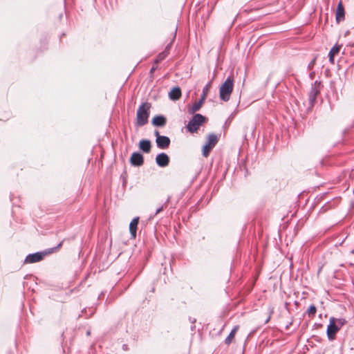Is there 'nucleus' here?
Wrapping results in <instances>:
<instances>
[{"instance_id":"obj_1","label":"nucleus","mask_w":354,"mask_h":354,"mask_svg":"<svg viewBox=\"0 0 354 354\" xmlns=\"http://www.w3.org/2000/svg\"><path fill=\"white\" fill-rule=\"evenodd\" d=\"M347 323L344 318H335L331 317L330 318L329 324L327 326L326 334L328 339L333 341L335 339L336 333L340 328Z\"/></svg>"},{"instance_id":"obj_2","label":"nucleus","mask_w":354,"mask_h":354,"mask_svg":"<svg viewBox=\"0 0 354 354\" xmlns=\"http://www.w3.org/2000/svg\"><path fill=\"white\" fill-rule=\"evenodd\" d=\"M63 241H61L57 246L47 249L42 252H37L32 254H29L26 256L24 263H37L40 261H41L44 257L49 254L53 253V252L56 251L59 248H60L62 245Z\"/></svg>"},{"instance_id":"obj_3","label":"nucleus","mask_w":354,"mask_h":354,"mask_svg":"<svg viewBox=\"0 0 354 354\" xmlns=\"http://www.w3.org/2000/svg\"><path fill=\"white\" fill-rule=\"evenodd\" d=\"M234 77L228 76L219 88V97L224 102L229 101L234 88Z\"/></svg>"},{"instance_id":"obj_4","label":"nucleus","mask_w":354,"mask_h":354,"mask_svg":"<svg viewBox=\"0 0 354 354\" xmlns=\"http://www.w3.org/2000/svg\"><path fill=\"white\" fill-rule=\"evenodd\" d=\"M151 106V104L147 102L140 105L136 114V123L138 126L142 127L148 122Z\"/></svg>"},{"instance_id":"obj_5","label":"nucleus","mask_w":354,"mask_h":354,"mask_svg":"<svg viewBox=\"0 0 354 354\" xmlns=\"http://www.w3.org/2000/svg\"><path fill=\"white\" fill-rule=\"evenodd\" d=\"M206 121L207 118L204 115L200 113H196L188 122L187 129L190 133H195Z\"/></svg>"},{"instance_id":"obj_6","label":"nucleus","mask_w":354,"mask_h":354,"mask_svg":"<svg viewBox=\"0 0 354 354\" xmlns=\"http://www.w3.org/2000/svg\"><path fill=\"white\" fill-rule=\"evenodd\" d=\"M218 141V136L214 133H210L207 137V140L203 147V156L207 157L212 149L216 146Z\"/></svg>"},{"instance_id":"obj_7","label":"nucleus","mask_w":354,"mask_h":354,"mask_svg":"<svg viewBox=\"0 0 354 354\" xmlns=\"http://www.w3.org/2000/svg\"><path fill=\"white\" fill-rule=\"evenodd\" d=\"M322 87V85L320 81L316 80L313 84H312L310 91L308 94V104L310 106H313L314 105L317 97L320 93Z\"/></svg>"},{"instance_id":"obj_8","label":"nucleus","mask_w":354,"mask_h":354,"mask_svg":"<svg viewBox=\"0 0 354 354\" xmlns=\"http://www.w3.org/2000/svg\"><path fill=\"white\" fill-rule=\"evenodd\" d=\"M170 158L169 156L164 152L158 153L156 157V163L160 167H165L169 165Z\"/></svg>"},{"instance_id":"obj_9","label":"nucleus","mask_w":354,"mask_h":354,"mask_svg":"<svg viewBox=\"0 0 354 354\" xmlns=\"http://www.w3.org/2000/svg\"><path fill=\"white\" fill-rule=\"evenodd\" d=\"M130 163L134 167H140L144 163V157L140 152H133L130 157Z\"/></svg>"},{"instance_id":"obj_10","label":"nucleus","mask_w":354,"mask_h":354,"mask_svg":"<svg viewBox=\"0 0 354 354\" xmlns=\"http://www.w3.org/2000/svg\"><path fill=\"white\" fill-rule=\"evenodd\" d=\"M157 147L161 149H167L171 143L170 138L166 136H158L156 139Z\"/></svg>"},{"instance_id":"obj_11","label":"nucleus","mask_w":354,"mask_h":354,"mask_svg":"<svg viewBox=\"0 0 354 354\" xmlns=\"http://www.w3.org/2000/svg\"><path fill=\"white\" fill-rule=\"evenodd\" d=\"M151 124L158 127H162L167 124V118L162 115H155L152 120Z\"/></svg>"},{"instance_id":"obj_12","label":"nucleus","mask_w":354,"mask_h":354,"mask_svg":"<svg viewBox=\"0 0 354 354\" xmlns=\"http://www.w3.org/2000/svg\"><path fill=\"white\" fill-rule=\"evenodd\" d=\"M139 223V217H135L129 224V232L131 239H136L137 234V228Z\"/></svg>"},{"instance_id":"obj_13","label":"nucleus","mask_w":354,"mask_h":354,"mask_svg":"<svg viewBox=\"0 0 354 354\" xmlns=\"http://www.w3.org/2000/svg\"><path fill=\"white\" fill-rule=\"evenodd\" d=\"M336 21L337 23H339L340 21L344 20L345 18V12H344V8L342 4V3L340 1L337 4V9H336Z\"/></svg>"},{"instance_id":"obj_14","label":"nucleus","mask_w":354,"mask_h":354,"mask_svg":"<svg viewBox=\"0 0 354 354\" xmlns=\"http://www.w3.org/2000/svg\"><path fill=\"white\" fill-rule=\"evenodd\" d=\"M139 148L144 153H149L151 149V141L147 139H142L139 142Z\"/></svg>"},{"instance_id":"obj_15","label":"nucleus","mask_w":354,"mask_h":354,"mask_svg":"<svg viewBox=\"0 0 354 354\" xmlns=\"http://www.w3.org/2000/svg\"><path fill=\"white\" fill-rule=\"evenodd\" d=\"M181 97V89L179 86H175L169 93V97L174 101L178 100Z\"/></svg>"},{"instance_id":"obj_16","label":"nucleus","mask_w":354,"mask_h":354,"mask_svg":"<svg viewBox=\"0 0 354 354\" xmlns=\"http://www.w3.org/2000/svg\"><path fill=\"white\" fill-rule=\"evenodd\" d=\"M341 49V46H339L337 44H335L333 46V48L330 50L328 53V57H329V62L331 64L335 63V59L334 57L336 54H337Z\"/></svg>"},{"instance_id":"obj_17","label":"nucleus","mask_w":354,"mask_h":354,"mask_svg":"<svg viewBox=\"0 0 354 354\" xmlns=\"http://www.w3.org/2000/svg\"><path fill=\"white\" fill-rule=\"evenodd\" d=\"M204 101H205L204 100H203V99L200 98V100H198V102H197L194 103V104L192 106V107L189 109V113L190 114H193V113H194L195 112H196L197 111H198V110L201 108V106H202V105H203V104Z\"/></svg>"},{"instance_id":"obj_18","label":"nucleus","mask_w":354,"mask_h":354,"mask_svg":"<svg viewBox=\"0 0 354 354\" xmlns=\"http://www.w3.org/2000/svg\"><path fill=\"white\" fill-rule=\"evenodd\" d=\"M239 326H236L234 327V328L231 330L228 336L225 339V343L227 345H229L231 344L232 339L234 337L235 333L236 330H238Z\"/></svg>"},{"instance_id":"obj_19","label":"nucleus","mask_w":354,"mask_h":354,"mask_svg":"<svg viewBox=\"0 0 354 354\" xmlns=\"http://www.w3.org/2000/svg\"><path fill=\"white\" fill-rule=\"evenodd\" d=\"M211 87V82H208L203 88V91H202V94H201V98L203 99V100H205L206 97L208 95V93H209V88Z\"/></svg>"},{"instance_id":"obj_20","label":"nucleus","mask_w":354,"mask_h":354,"mask_svg":"<svg viewBox=\"0 0 354 354\" xmlns=\"http://www.w3.org/2000/svg\"><path fill=\"white\" fill-rule=\"evenodd\" d=\"M317 313V308L314 304H311L306 310V313L309 317H315Z\"/></svg>"},{"instance_id":"obj_21","label":"nucleus","mask_w":354,"mask_h":354,"mask_svg":"<svg viewBox=\"0 0 354 354\" xmlns=\"http://www.w3.org/2000/svg\"><path fill=\"white\" fill-rule=\"evenodd\" d=\"M167 56H168V54H167V53H165V52H164V51H162V52L160 53L157 55V57H156V59H155V61H154L155 64H158V63H160V62H162V60H164V59H165Z\"/></svg>"},{"instance_id":"obj_22","label":"nucleus","mask_w":354,"mask_h":354,"mask_svg":"<svg viewBox=\"0 0 354 354\" xmlns=\"http://www.w3.org/2000/svg\"><path fill=\"white\" fill-rule=\"evenodd\" d=\"M317 55H315L313 59L310 62V63L308 64L307 66V69L308 71H311L313 70L315 64V62H316V59H317Z\"/></svg>"},{"instance_id":"obj_23","label":"nucleus","mask_w":354,"mask_h":354,"mask_svg":"<svg viewBox=\"0 0 354 354\" xmlns=\"http://www.w3.org/2000/svg\"><path fill=\"white\" fill-rule=\"evenodd\" d=\"M171 45H172V42H170L169 44H168L166 46V47H165V50H164L163 51H164V52H165L166 53H167V54L169 55V50H170V48H171Z\"/></svg>"},{"instance_id":"obj_24","label":"nucleus","mask_w":354,"mask_h":354,"mask_svg":"<svg viewBox=\"0 0 354 354\" xmlns=\"http://www.w3.org/2000/svg\"><path fill=\"white\" fill-rule=\"evenodd\" d=\"M165 206L164 205H162L161 206H160L156 210V212L154 214V216L157 215L158 214H159L160 212H162L164 209Z\"/></svg>"},{"instance_id":"obj_25","label":"nucleus","mask_w":354,"mask_h":354,"mask_svg":"<svg viewBox=\"0 0 354 354\" xmlns=\"http://www.w3.org/2000/svg\"><path fill=\"white\" fill-rule=\"evenodd\" d=\"M157 67H158L157 64H156L154 63V64L152 66V67L150 69V71H149L150 74L153 73V72L157 69Z\"/></svg>"},{"instance_id":"obj_26","label":"nucleus","mask_w":354,"mask_h":354,"mask_svg":"<svg viewBox=\"0 0 354 354\" xmlns=\"http://www.w3.org/2000/svg\"><path fill=\"white\" fill-rule=\"evenodd\" d=\"M327 210V208L326 206H322L319 210L320 212L322 213H324L325 212H326Z\"/></svg>"},{"instance_id":"obj_27","label":"nucleus","mask_w":354,"mask_h":354,"mask_svg":"<svg viewBox=\"0 0 354 354\" xmlns=\"http://www.w3.org/2000/svg\"><path fill=\"white\" fill-rule=\"evenodd\" d=\"M154 135H155V136H156V139H157L158 136H161L160 135V133H159V131H157V130H156V131H154Z\"/></svg>"},{"instance_id":"obj_28","label":"nucleus","mask_w":354,"mask_h":354,"mask_svg":"<svg viewBox=\"0 0 354 354\" xmlns=\"http://www.w3.org/2000/svg\"><path fill=\"white\" fill-rule=\"evenodd\" d=\"M169 201H170V196H169V197L167 198V201H166L165 202V203L163 204L165 207L167 205V203L169 202Z\"/></svg>"},{"instance_id":"obj_29","label":"nucleus","mask_w":354,"mask_h":354,"mask_svg":"<svg viewBox=\"0 0 354 354\" xmlns=\"http://www.w3.org/2000/svg\"><path fill=\"white\" fill-rule=\"evenodd\" d=\"M189 321L192 324H194L196 322V319L189 317Z\"/></svg>"},{"instance_id":"obj_30","label":"nucleus","mask_w":354,"mask_h":354,"mask_svg":"<svg viewBox=\"0 0 354 354\" xmlns=\"http://www.w3.org/2000/svg\"><path fill=\"white\" fill-rule=\"evenodd\" d=\"M122 348L124 351H127L128 350V346L127 344H123L122 345Z\"/></svg>"},{"instance_id":"obj_31","label":"nucleus","mask_w":354,"mask_h":354,"mask_svg":"<svg viewBox=\"0 0 354 354\" xmlns=\"http://www.w3.org/2000/svg\"><path fill=\"white\" fill-rule=\"evenodd\" d=\"M314 75H315V72H311V73H310V74H309V77H310L311 79H313V78Z\"/></svg>"},{"instance_id":"obj_32","label":"nucleus","mask_w":354,"mask_h":354,"mask_svg":"<svg viewBox=\"0 0 354 354\" xmlns=\"http://www.w3.org/2000/svg\"><path fill=\"white\" fill-rule=\"evenodd\" d=\"M154 291H155V288H154V287H153V288H151V292H153Z\"/></svg>"},{"instance_id":"obj_33","label":"nucleus","mask_w":354,"mask_h":354,"mask_svg":"<svg viewBox=\"0 0 354 354\" xmlns=\"http://www.w3.org/2000/svg\"><path fill=\"white\" fill-rule=\"evenodd\" d=\"M269 320H270V317H268V319H266V323H268Z\"/></svg>"},{"instance_id":"obj_34","label":"nucleus","mask_w":354,"mask_h":354,"mask_svg":"<svg viewBox=\"0 0 354 354\" xmlns=\"http://www.w3.org/2000/svg\"><path fill=\"white\" fill-rule=\"evenodd\" d=\"M194 328H195V326H194H194H192V330H193Z\"/></svg>"},{"instance_id":"obj_35","label":"nucleus","mask_w":354,"mask_h":354,"mask_svg":"<svg viewBox=\"0 0 354 354\" xmlns=\"http://www.w3.org/2000/svg\"><path fill=\"white\" fill-rule=\"evenodd\" d=\"M87 335H90V332H89V331H88V332H87Z\"/></svg>"}]
</instances>
